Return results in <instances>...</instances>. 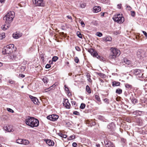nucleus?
<instances>
[{
  "label": "nucleus",
  "mask_w": 147,
  "mask_h": 147,
  "mask_svg": "<svg viewBox=\"0 0 147 147\" xmlns=\"http://www.w3.org/2000/svg\"><path fill=\"white\" fill-rule=\"evenodd\" d=\"M29 97L32 100L34 104H37L38 100L36 97L32 96L31 95H30Z\"/></svg>",
  "instance_id": "obj_12"
},
{
  "label": "nucleus",
  "mask_w": 147,
  "mask_h": 147,
  "mask_svg": "<svg viewBox=\"0 0 147 147\" xmlns=\"http://www.w3.org/2000/svg\"><path fill=\"white\" fill-rule=\"evenodd\" d=\"M95 98L98 101H100V98L98 95H95Z\"/></svg>",
  "instance_id": "obj_35"
},
{
  "label": "nucleus",
  "mask_w": 147,
  "mask_h": 147,
  "mask_svg": "<svg viewBox=\"0 0 147 147\" xmlns=\"http://www.w3.org/2000/svg\"><path fill=\"white\" fill-rule=\"evenodd\" d=\"M59 136H61V137L62 138H66L67 137V136L66 135H65V134H63L62 133H60L59 134Z\"/></svg>",
  "instance_id": "obj_31"
},
{
  "label": "nucleus",
  "mask_w": 147,
  "mask_h": 147,
  "mask_svg": "<svg viewBox=\"0 0 147 147\" xmlns=\"http://www.w3.org/2000/svg\"><path fill=\"white\" fill-rule=\"evenodd\" d=\"M122 5L121 4H119L117 5V8L118 9H120L121 8Z\"/></svg>",
  "instance_id": "obj_48"
},
{
  "label": "nucleus",
  "mask_w": 147,
  "mask_h": 147,
  "mask_svg": "<svg viewBox=\"0 0 147 147\" xmlns=\"http://www.w3.org/2000/svg\"><path fill=\"white\" fill-rule=\"evenodd\" d=\"M65 89L66 91L69 92V89L68 87H67L65 85Z\"/></svg>",
  "instance_id": "obj_53"
},
{
  "label": "nucleus",
  "mask_w": 147,
  "mask_h": 147,
  "mask_svg": "<svg viewBox=\"0 0 147 147\" xmlns=\"http://www.w3.org/2000/svg\"><path fill=\"white\" fill-rule=\"evenodd\" d=\"M2 66V63H1L0 62V67Z\"/></svg>",
  "instance_id": "obj_64"
},
{
  "label": "nucleus",
  "mask_w": 147,
  "mask_h": 147,
  "mask_svg": "<svg viewBox=\"0 0 147 147\" xmlns=\"http://www.w3.org/2000/svg\"><path fill=\"white\" fill-rule=\"evenodd\" d=\"M76 49L78 51H81V49L78 46H76L75 47Z\"/></svg>",
  "instance_id": "obj_43"
},
{
  "label": "nucleus",
  "mask_w": 147,
  "mask_h": 147,
  "mask_svg": "<svg viewBox=\"0 0 147 147\" xmlns=\"http://www.w3.org/2000/svg\"><path fill=\"white\" fill-rule=\"evenodd\" d=\"M5 129L8 132H11L13 131V129L10 128V127L9 126H6L5 127Z\"/></svg>",
  "instance_id": "obj_19"
},
{
  "label": "nucleus",
  "mask_w": 147,
  "mask_h": 147,
  "mask_svg": "<svg viewBox=\"0 0 147 147\" xmlns=\"http://www.w3.org/2000/svg\"><path fill=\"white\" fill-rule=\"evenodd\" d=\"M122 92V89L120 88H118L116 90V93L119 94H121Z\"/></svg>",
  "instance_id": "obj_24"
},
{
  "label": "nucleus",
  "mask_w": 147,
  "mask_h": 147,
  "mask_svg": "<svg viewBox=\"0 0 147 147\" xmlns=\"http://www.w3.org/2000/svg\"><path fill=\"white\" fill-rule=\"evenodd\" d=\"M103 41L105 42L110 41L112 40L110 36L104 37L102 38Z\"/></svg>",
  "instance_id": "obj_14"
},
{
  "label": "nucleus",
  "mask_w": 147,
  "mask_h": 147,
  "mask_svg": "<svg viewBox=\"0 0 147 147\" xmlns=\"http://www.w3.org/2000/svg\"><path fill=\"white\" fill-rule=\"evenodd\" d=\"M86 50L94 57H96L101 61L103 60V57L98 55L97 52L94 49L90 48L89 49H87Z\"/></svg>",
  "instance_id": "obj_5"
},
{
  "label": "nucleus",
  "mask_w": 147,
  "mask_h": 147,
  "mask_svg": "<svg viewBox=\"0 0 147 147\" xmlns=\"http://www.w3.org/2000/svg\"><path fill=\"white\" fill-rule=\"evenodd\" d=\"M9 24H6L4 25H3L1 26V28L3 30H7L9 26Z\"/></svg>",
  "instance_id": "obj_16"
},
{
  "label": "nucleus",
  "mask_w": 147,
  "mask_h": 147,
  "mask_svg": "<svg viewBox=\"0 0 147 147\" xmlns=\"http://www.w3.org/2000/svg\"><path fill=\"white\" fill-rule=\"evenodd\" d=\"M51 66L50 64H47L45 66V68L47 69H49L50 68Z\"/></svg>",
  "instance_id": "obj_46"
},
{
  "label": "nucleus",
  "mask_w": 147,
  "mask_h": 147,
  "mask_svg": "<svg viewBox=\"0 0 147 147\" xmlns=\"http://www.w3.org/2000/svg\"><path fill=\"white\" fill-rule=\"evenodd\" d=\"M71 103L73 105H75L76 102L74 101H71Z\"/></svg>",
  "instance_id": "obj_56"
},
{
  "label": "nucleus",
  "mask_w": 147,
  "mask_h": 147,
  "mask_svg": "<svg viewBox=\"0 0 147 147\" xmlns=\"http://www.w3.org/2000/svg\"><path fill=\"white\" fill-rule=\"evenodd\" d=\"M86 3L84 2L81 1L80 3V7L82 8H84L86 6Z\"/></svg>",
  "instance_id": "obj_21"
},
{
  "label": "nucleus",
  "mask_w": 147,
  "mask_h": 147,
  "mask_svg": "<svg viewBox=\"0 0 147 147\" xmlns=\"http://www.w3.org/2000/svg\"><path fill=\"white\" fill-rule=\"evenodd\" d=\"M74 61H75V62L76 63H78V62L79 61V60L78 58L77 57H75V59H74Z\"/></svg>",
  "instance_id": "obj_44"
},
{
  "label": "nucleus",
  "mask_w": 147,
  "mask_h": 147,
  "mask_svg": "<svg viewBox=\"0 0 147 147\" xmlns=\"http://www.w3.org/2000/svg\"><path fill=\"white\" fill-rule=\"evenodd\" d=\"M104 101L106 102L107 103H109V102H108V99L106 98H105V99H104Z\"/></svg>",
  "instance_id": "obj_58"
},
{
  "label": "nucleus",
  "mask_w": 147,
  "mask_h": 147,
  "mask_svg": "<svg viewBox=\"0 0 147 147\" xmlns=\"http://www.w3.org/2000/svg\"><path fill=\"white\" fill-rule=\"evenodd\" d=\"M110 50L111 52V55L109 56V58L110 59H114L116 56H119L120 55V52L119 50L117 48L112 47Z\"/></svg>",
  "instance_id": "obj_4"
},
{
  "label": "nucleus",
  "mask_w": 147,
  "mask_h": 147,
  "mask_svg": "<svg viewBox=\"0 0 147 147\" xmlns=\"http://www.w3.org/2000/svg\"><path fill=\"white\" fill-rule=\"evenodd\" d=\"M85 106L86 105L85 104L83 103H82L80 105V108L81 109H83L85 108Z\"/></svg>",
  "instance_id": "obj_30"
},
{
  "label": "nucleus",
  "mask_w": 147,
  "mask_h": 147,
  "mask_svg": "<svg viewBox=\"0 0 147 147\" xmlns=\"http://www.w3.org/2000/svg\"><path fill=\"white\" fill-rule=\"evenodd\" d=\"M125 141H126V140L125 139H124L123 138H121V142L122 143H125Z\"/></svg>",
  "instance_id": "obj_47"
},
{
  "label": "nucleus",
  "mask_w": 147,
  "mask_h": 147,
  "mask_svg": "<svg viewBox=\"0 0 147 147\" xmlns=\"http://www.w3.org/2000/svg\"><path fill=\"white\" fill-rule=\"evenodd\" d=\"M5 1H0V2L1 3H4Z\"/></svg>",
  "instance_id": "obj_63"
},
{
  "label": "nucleus",
  "mask_w": 147,
  "mask_h": 147,
  "mask_svg": "<svg viewBox=\"0 0 147 147\" xmlns=\"http://www.w3.org/2000/svg\"><path fill=\"white\" fill-rule=\"evenodd\" d=\"M142 32L145 35V37L147 38V33L145 31H142Z\"/></svg>",
  "instance_id": "obj_51"
},
{
  "label": "nucleus",
  "mask_w": 147,
  "mask_h": 147,
  "mask_svg": "<svg viewBox=\"0 0 147 147\" xmlns=\"http://www.w3.org/2000/svg\"><path fill=\"white\" fill-rule=\"evenodd\" d=\"M101 10V7L99 6H96L94 7L93 11L95 13H97Z\"/></svg>",
  "instance_id": "obj_13"
},
{
  "label": "nucleus",
  "mask_w": 147,
  "mask_h": 147,
  "mask_svg": "<svg viewBox=\"0 0 147 147\" xmlns=\"http://www.w3.org/2000/svg\"><path fill=\"white\" fill-rule=\"evenodd\" d=\"M127 8L128 10H130L131 9V8L129 5L127 6Z\"/></svg>",
  "instance_id": "obj_57"
},
{
  "label": "nucleus",
  "mask_w": 147,
  "mask_h": 147,
  "mask_svg": "<svg viewBox=\"0 0 147 147\" xmlns=\"http://www.w3.org/2000/svg\"><path fill=\"white\" fill-rule=\"evenodd\" d=\"M131 16L133 17H134L135 16V14L134 11H131Z\"/></svg>",
  "instance_id": "obj_45"
},
{
  "label": "nucleus",
  "mask_w": 147,
  "mask_h": 147,
  "mask_svg": "<svg viewBox=\"0 0 147 147\" xmlns=\"http://www.w3.org/2000/svg\"><path fill=\"white\" fill-rule=\"evenodd\" d=\"M86 77L87 78L88 80L90 82H91L92 80L90 78V76L88 74H87L86 75Z\"/></svg>",
  "instance_id": "obj_29"
},
{
  "label": "nucleus",
  "mask_w": 147,
  "mask_h": 147,
  "mask_svg": "<svg viewBox=\"0 0 147 147\" xmlns=\"http://www.w3.org/2000/svg\"><path fill=\"white\" fill-rule=\"evenodd\" d=\"M105 143L106 147H115L114 144L112 142L110 141H108L106 142H105Z\"/></svg>",
  "instance_id": "obj_11"
},
{
  "label": "nucleus",
  "mask_w": 147,
  "mask_h": 147,
  "mask_svg": "<svg viewBox=\"0 0 147 147\" xmlns=\"http://www.w3.org/2000/svg\"><path fill=\"white\" fill-rule=\"evenodd\" d=\"M68 100L67 99H64L63 101V106L67 109L70 108V104Z\"/></svg>",
  "instance_id": "obj_9"
},
{
  "label": "nucleus",
  "mask_w": 147,
  "mask_h": 147,
  "mask_svg": "<svg viewBox=\"0 0 147 147\" xmlns=\"http://www.w3.org/2000/svg\"><path fill=\"white\" fill-rule=\"evenodd\" d=\"M67 17L68 19H70L71 20H72V17L70 16H67Z\"/></svg>",
  "instance_id": "obj_59"
},
{
  "label": "nucleus",
  "mask_w": 147,
  "mask_h": 147,
  "mask_svg": "<svg viewBox=\"0 0 147 147\" xmlns=\"http://www.w3.org/2000/svg\"><path fill=\"white\" fill-rule=\"evenodd\" d=\"M77 34L78 36L80 38H82V34L80 33L79 32H77Z\"/></svg>",
  "instance_id": "obj_33"
},
{
  "label": "nucleus",
  "mask_w": 147,
  "mask_h": 147,
  "mask_svg": "<svg viewBox=\"0 0 147 147\" xmlns=\"http://www.w3.org/2000/svg\"><path fill=\"white\" fill-rule=\"evenodd\" d=\"M132 87V86L130 84H125V87L126 88H131Z\"/></svg>",
  "instance_id": "obj_32"
},
{
  "label": "nucleus",
  "mask_w": 147,
  "mask_h": 147,
  "mask_svg": "<svg viewBox=\"0 0 147 147\" xmlns=\"http://www.w3.org/2000/svg\"><path fill=\"white\" fill-rule=\"evenodd\" d=\"M14 45L11 44L7 45L3 49L2 53L3 54H9L13 52V49H14Z\"/></svg>",
  "instance_id": "obj_3"
},
{
  "label": "nucleus",
  "mask_w": 147,
  "mask_h": 147,
  "mask_svg": "<svg viewBox=\"0 0 147 147\" xmlns=\"http://www.w3.org/2000/svg\"><path fill=\"white\" fill-rule=\"evenodd\" d=\"M22 35V34L17 32H16L13 33L12 35L13 38L18 39L21 37Z\"/></svg>",
  "instance_id": "obj_10"
},
{
  "label": "nucleus",
  "mask_w": 147,
  "mask_h": 147,
  "mask_svg": "<svg viewBox=\"0 0 147 147\" xmlns=\"http://www.w3.org/2000/svg\"><path fill=\"white\" fill-rule=\"evenodd\" d=\"M58 59V57L57 56L53 57L52 59V61L55 62Z\"/></svg>",
  "instance_id": "obj_37"
},
{
  "label": "nucleus",
  "mask_w": 147,
  "mask_h": 147,
  "mask_svg": "<svg viewBox=\"0 0 147 147\" xmlns=\"http://www.w3.org/2000/svg\"><path fill=\"white\" fill-rule=\"evenodd\" d=\"M42 80L45 83H47L48 82V80L47 78L44 77L42 78Z\"/></svg>",
  "instance_id": "obj_28"
},
{
  "label": "nucleus",
  "mask_w": 147,
  "mask_h": 147,
  "mask_svg": "<svg viewBox=\"0 0 147 147\" xmlns=\"http://www.w3.org/2000/svg\"><path fill=\"white\" fill-rule=\"evenodd\" d=\"M26 124L31 127H37L39 125L38 120L33 117H28L25 120Z\"/></svg>",
  "instance_id": "obj_1"
},
{
  "label": "nucleus",
  "mask_w": 147,
  "mask_h": 147,
  "mask_svg": "<svg viewBox=\"0 0 147 147\" xmlns=\"http://www.w3.org/2000/svg\"><path fill=\"white\" fill-rule=\"evenodd\" d=\"M38 67L39 68V69H39L38 70V69H37V71L38 72L41 71L42 69V67L40 66H38Z\"/></svg>",
  "instance_id": "obj_40"
},
{
  "label": "nucleus",
  "mask_w": 147,
  "mask_h": 147,
  "mask_svg": "<svg viewBox=\"0 0 147 147\" xmlns=\"http://www.w3.org/2000/svg\"><path fill=\"white\" fill-rule=\"evenodd\" d=\"M29 143V141L23 139L22 144H28Z\"/></svg>",
  "instance_id": "obj_26"
},
{
  "label": "nucleus",
  "mask_w": 147,
  "mask_h": 147,
  "mask_svg": "<svg viewBox=\"0 0 147 147\" xmlns=\"http://www.w3.org/2000/svg\"><path fill=\"white\" fill-rule=\"evenodd\" d=\"M114 20L119 24L123 23L124 21V18L123 17L122 14H119L115 15L113 18Z\"/></svg>",
  "instance_id": "obj_6"
},
{
  "label": "nucleus",
  "mask_w": 147,
  "mask_h": 147,
  "mask_svg": "<svg viewBox=\"0 0 147 147\" xmlns=\"http://www.w3.org/2000/svg\"><path fill=\"white\" fill-rule=\"evenodd\" d=\"M77 144L76 142H73L72 144V146L74 147H76L77 146Z\"/></svg>",
  "instance_id": "obj_54"
},
{
  "label": "nucleus",
  "mask_w": 147,
  "mask_h": 147,
  "mask_svg": "<svg viewBox=\"0 0 147 147\" xmlns=\"http://www.w3.org/2000/svg\"><path fill=\"white\" fill-rule=\"evenodd\" d=\"M80 23L81 24V25H82V27H84V26H85V24H84V22L83 21H82L80 22Z\"/></svg>",
  "instance_id": "obj_52"
},
{
  "label": "nucleus",
  "mask_w": 147,
  "mask_h": 147,
  "mask_svg": "<svg viewBox=\"0 0 147 147\" xmlns=\"http://www.w3.org/2000/svg\"><path fill=\"white\" fill-rule=\"evenodd\" d=\"M73 114L75 115H79V113L77 111H75L74 112Z\"/></svg>",
  "instance_id": "obj_50"
},
{
  "label": "nucleus",
  "mask_w": 147,
  "mask_h": 147,
  "mask_svg": "<svg viewBox=\"0 0 147 147\" xmlns=\"http://www.w3.org/2000/svg\"><path fill=\"white\" fill-rule=\"evenodd\" d=\"M123 61V62L126 64L129 65L130 64L131 61L127 58H124Z\"/></svg>",
  "instance_id": "obj_20"
},
{
  "label": "nucleus",
  "mask_w": 147,
  "mask_h": 147,
  "mask_svg": "<svg viewBox=\"0 0 147 147\" xmlns=\"http://www.w3.org/2000/svg\"><path fill=\"white\" fill-rule=\"evenodd\" d=\"M140 70L138 69H135L134 70V73H137L138 72L139 73Z\"/></svg>",
  "instance_id": "obj_55"
},
{
  "label": "nucleus",
  "mask_w": 147,
  "mask_h": 147,
  "mask_svg": "<svg viewBox=\"0 0 147 147\" xmlns=\"http://www.w3.org/2000/svg\"><path fill=\"white\" fill-rule=\"evenodd\" d=\"M120 83L118 82L113 81L112 82V86L113 87L119 86Z\"/></svg>",
  "instance_id": "obj_18"
},
{
  "label": "nucleus",
  "mask_w": 147,
  "mask_h": 147,
  "mask_svg": "<svg viewBox=\"0 0 147 147\" xmlns=\"http://www.w3.org/2000/svg\"><path fill=\"white\" fill-rule=\"evenodd\" d=\"M98 74L102 78H104L105 77V75L103 74L99 73H98Z\"/></svg>",
  "instance_id": "obj_34"
},
{
  "label": "nucleus",
  "mask_w": 147,
  "mask_h": 147,
  "mask_svg": "<svg viewBox=\"0 0 147 147\" xmlns=\"http://www.w3.org/2000/svg\"><path fill=\"white\" fill-rule=\"evenodd\" d=\"M21 77H22V78H24L25 77V75L22 74H21Z\"/></svg>",
  "instance_id": "obj_62"
},
{
  "label": "nucleus",
  "mask_w": 147,
  "mask_h": 147,
  "mask_svg": "<svg viewBox=\"0 0 147 147\" xmlns=\"http://www.w3.org/2000/svg\"><path fill=\"white\" fill-rule=\"evenodd\" d=\"M59 118V116L56 114H53L49 115L47 117V118L51 121H55L57 120Z\"/></svg>",
  "instance_id": "obj_7"
},
{
  "label": "nucleus",
  "mask_w": 147,
  "mask_h": 147,
  "mask_svg": "<svg viewBox=\"0 0 147 147\" xmlns=\"http://www.w3.org/2000/svg\"><path fill=\"white\" fill-rule=\"evenodd\" d=\"M136 121L137 123H138L140 125H142L141 119L140 118H136Z\"/></svg>",
  "instance_id": "obj_22"
},
{
  "label": "nucleus",
  "mask_w": 147,
  "mask_h": 147,
  "mask_svg": "<svg viewBox=\"0 0 147 147\" xmlns=\"http://www.w3.org/2000/svg\"><path fill=\"white\" fill-rule=\"evenodd\" d=\"M7 110L10 112H11V113H13L14 112V111L13 110H12L11 109L8 108H7Z\"/></svg>",
  "instance_id": "obj_49"
},
{
  "label": "nucleus",
  "mask_w": 147,
  "mask_h": 147,
  "mask_svg": "<svg viewBox=\"0 0 147 147\" xmlns=\"http://www.w3.org/2000/svg\"><path fill=\"white\" fill-rule=\"evenodd\" d=\"M5 37V34L4 32L1 33L0 34V39H2Z\"/></svg>",
  "instance_id": "obj_23"
},
{
  "label": "nucleus",
  "mask_w": 147,
  "mask_h": 147,
  "mask_svg": "<svg viewBox=\"0 0 147 147\" xmlns=\"http://www.w3.org/2000/svg\"><path fill=\"white\" fill-rule=\"evenodd\" d=\"M14 16V12L13 11H10L8 12L3 18V20H5L6 24H9L13 21Z\"/></svg>",
  "instance_id": "obj_2"
},
{
  "label": "nucleus",
  "mask_w": 147,
  "mask_h": 147,
  "mask_svg": "<svg viewBox=\"0 0 147 147\" xmlns=\"http://www.w3.org/2000/svg\"><path fill=\"white\" fill-rule=\"evenodd\" d=\"M34 4H35L36 6H44V2L43 1H32Z\"/></svg>",
  "instance_id": "obj_8"
},
{
  "label": "nucleus",
  "mask_w": 147,
  "mask_h": 147,
  "mask_svg": "<svg viewBox=\"0 0 147 147\" xmlns=\"http://www.w3.org/2000/svg\"><path fill=\"white\" fill-rule=\"evenodd\" d=\"M86 90L89 93H90L91 92L90 88L88 85H87L86 86Z\"/></svg>",
  "instance_id": "obj_25"
},
{
  "label": "nucleus",
  "mask_w": 147,
  "mask_h": 147,
  "mask_svg": "<svg viewBox=\"0 0 147 147\" xmlns=\"http://www.w3.org/2000/svg\"><path fill=\"white\" fill-rule=\"evenodd\" d=\"M96 146L97 147H100V145L99 144H97L96 145Z\"/></svg>",
  "instance_id": "obj_61"
},
{
  "label": "nucleus",
  "mask_w": 147,
  "mask_h": 147,
  "mask_svg": "<svg viewBox=\"0 0 147 147\" xmlns=\"http://www.w3.org/2000/svg\"><path fill=\"white\" fill-rule=\"evenodd\" d=\"M8 82L11 84H14L15 83V82L12 79H10L8 80Z\"/></svg>",
  "instance_id": "obj_38"
},
{
  "label": "nucleus",
  "mask_w": 147,
  "mask_h": 147,
  "mask_svg": "<svg viewBox=\"0 0 147 147\" xmlns=\"http://www.w3.org/2000/svg\"><path fill=\"white\" fill-rule=\"evenodd\" d=\"M23 141V139H18L16 140V142L17 143L22 144Z\"/></svg>",
  "instance_id": "obj_27"
},
{
  "label": "nucleus",
  "mask_w": 147,
  "mask_h": 147,
  "mask_svg": "<svg viewBox=\"0 0 147 147\" xmlns=\"http://www.w3.org/2000/svg\"><path fill=\"white\" fill-rule=\"evenodd\" d=\"M40 57L42 60L44 61V55L43 54H42L40 55Z\"/></svg>",
  "instance_id": "obj_42"
},
{
  "label": "nucleus",
  "mask_w": 147,
  "mask_h": 147,
  "mask_svg": "<svg viewBox=\"0 0 147 147\" xmlns=\"http://www.w3.org/2000/svg\"><path fill=\"white\" fill-rule=\"evenodd\" d=\"M75 136L71 135L68 138V140H71L75 139Z\"/></svg>",
  "instance_id": "obj_36"
},
{
  "label": "nucleus",
  "mask_w": 147,
  "mask_h": 147,
  "mask_svg": "<svg viewBox=\"0 0 147 147\" xmlns=\"http://www.w3.org/2000/svg\"><path fill=\"white\" fill-rule=\"evenodd\" d=\"M130 99L131 100V102L134 104L138 102L137 100L134 98V97L132 96V97H130Z\"/></svg>",
  "instance_id": "obj_17"
},
{
  "label": "nucleus",
  "mask_w": 147,
  "mask_h": 147,
  "mask_svg": "<svg viewBox=\"0 0 147 147\" xmlns=\"http://www.w3.org/2000/svg\"><path fill=\"white\" fill-rule=\"evenodd\" d=\"M114 125V123H112L111 124H110V125H108V126H107L108 127V128H110V126H111V125Z\"/></svg>",
  "instance_id": "obj_60"
},
{
  "label": "nucleus",
  "mask_w": 147,
  "mask_h": 147,
  "mask_svg": "<svg viewBox=\"0 0 147 147\" xmlns=\"http://www.w3.org/2000/svg\"><path fill=\"white\" fill-rule=\"evenodd\" d=\"M46 143L50 146H53L54 144V143L53 141L50 140H46Z\"/></svg>",
  "instance_id": "obj_15"
},
{
  "label": "nucleus",
  "mask_w": 147,
  "mask_h": 147,
  "mask_svg": "<svg viewBox=\"0 0 147 147\" xmlns=\"http://www.w3.org/2000/svg\"><path fill=\"white\" fill-rule=\"evenodd\" d=\"M15 56L13 54L11 55L9 57V58L11 59H14Z\"/></svg>",
  "instance_id": "obj_39"
},
{
  "label": "nucleus",
  "mask_w": 147,
  "mask_h": 147,
  "mask_svg": "<svg viewBox=\"0 0 147 147\" xmlns=\"http://www.w3.org/2000/svg\"><path fill=\"white\" fill-rule=\"evenodd\" d=\"M97 36H99V37H101L102 36V34L100 32H97L96 33Z\"/></svg>",
  "instance_id": "obj_41"
}]
</instances>
